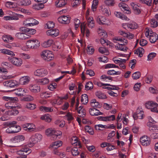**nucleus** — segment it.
<instances>
[{"label": "nucleus", "mask_w": 158, "mask_h": 158, "mask_svg": "<svg viewBox=\"0 0 158 158\" xmlns=\"http://www.w3.org/2000/svg\"><path fill=\"white\" fill-rule=\"evenodd\" d=\"M26 45L29 49H35L40 47V43L36 39H31L27 41Z\"/></svg>", "instance_id": "20e7f679"}, {"label": "nucleus", "mask_w": 158, "mask_h": 158, "mask_svg": "<svg viewBox=\"0 0 158 158\" xmlns=\"http://www.w3.org/2000/svg\"><path fill=\"white\" fill-rule=\"evenodd\" d=\"M96 96L99 99H105L106 98V95L100 91H98L95 93Z\"/></svg>", "instance_id": "09e8293b"}, {"label": "nucleus", "mask_w": 158, "mask_h": 158, "mask_svg": "<svg viewBox=\"0 0 158 158\" xmlns=\"http://www.w3.org/2000/svg\"><path fill=\"white\" fill-rule=\"evenodd\" d=\"M0 51L2 53L4 54H7L13 56H15V54L13 51L8 49H2L0 50Z\"/></svg>", "instance_id": "473e14b6"}, {"label": "nucleus", "mask_w": 158, "mask_h": 158, "mask_svg": "<svg viewBox=\"0 0 158 158\" xmlns=\"http://www.w3.org/2000/svg\"><path fill=\"white\" fill-rule=\"evenodd\" d=\"M146 107L150 108L151 111L158 113V104L153 101H150L147 102L146 104Z\"/></svg>", "instance_id": "6e6552de"}, {"label": "nucleus", "mask_w": 158, "mask_h": 158, "mask_svg": "<svg viewBox=\"0 0 158 158\" xmlns=\"http://www.w3.org/2000/svg\"><path fill=\"white\" fill-rule=\"evenodd\" d=\"M58 21L63 24H68L70 22V18L67 16L63 15L58 18Z\"/></svg>", "instance_id": "4468645a"}, {"label": "nucleus", "mask_w": 158, "mask_h": 158, "mask_svg": "<svg viewBox=\"0 0 158 158\" xmlns=\"http://www.w3.org/2000/svg\"><path fill=\"white\" fill-rule=\"evenodd\" d=\"M30 79V77L28 76L22 77L19 79V84L22 85H26L28 83Z\"/></svg>", "instance_id": "412c9836"}, {"label": "nucleus", "mask_w": 158, "mask_h": 158, "mask_svg": "<svg viewBox=\"0 0 158 158\" xmlns=\"http://www.w3.org/2000/svg\"><path fill=\"white\" fill-rule=\"evenodd\" d=\"M145 35L151 43H155L158 40V35L153 32L151 29L146 28L145 30Z\"/></svg>", "instance_id": "f257e3e1"}, {"label": "nucleus", "mask_w": 158, "mask_h": 158, "mask_svg": "<svg viewBox=\"0 0 158 158\" xmlns=\"http://www.w3.org/2000/svg\"><path fill=\"white\" fill-rule=\"evenodd\" d=\"M93 85L91 82H89L86 84L85 86V89L86 90H90L93 89Z\"/></svg>", "instance_id": "e2e57ef3"}, {"label": "nucleus", "mask_w": 158, "mask_h": 158, "mask_svg": "<svg viewBox=\"0 0 158 158\" xmlns=\"http://www.w3.org/2000/svg\"><path fill=\"white\" fill-rule=\"evenodd\" d=\"M87 53L89 54H93L94 51V47L92 46L88 45L86 49Z\"/></svg>", "instance_id": "5fc2aeb1"}, {"label": "nucleus", "mask_w": 158, "mask_h": 158, "mask_svg": "<svg viewBox=\"0 0 158 158\" xmlns=\"http://www.w3.org/2000/svg\"><path fill=\"white\" fill-rule=\"evenodd\" d=\"M54 43V41L52 39H49L44 42L42 44V46L45 48L50 46Z\"/></svg>", "instance_id": "f704fd0d"}, {"label": "nucleus", "mask_w": 158, "mask_h": 158, "mask_svg": "<svg viewBox=\"0 0 158 158\" xmlns=\"http://www.w3.org/2000/svg\"><path fill=\"white\" fill-rule=\"evenodd\" d=\"M81 102L84 104H86L88 102V98L86 94H84L82 95Z\"/></svg>", "instance_id": "49530a36"}, {"label": "nucleus", "mask_w": 158, "mask_h": 158, "mask_svg": "<svg viewBox=\"0 0 158 158\" xmlns=\"http://www.w3.org/2000/svg\"><path fill=\"white\" fill-rule=\"evenodd\" d=\"M59 31L57 29H51L46 32V34L48 36L52 37H56L59 35Z\"/></svg>", "instance_id": "2eb2a0df"}, {"label": "nucleus", "mask_w": 158, "mask_h": 158, "mask_svg": "<svg viewBox=\"0 0 158 158\" xmlns=\"http://www.w3.org/2000/svg\"><path fill=\"white\" fill-rule=\"evenodd\" d=\"M140 142L143 145L147 146L150 144V139L147 136H143L140 139Z\"/></svg>", "instance_id": "a211bd4d"}, {"label": "nucleus", "mask_w": 158, "mask_h": 158, "mask_svg": "<svg viewBox=\"0 0 158 158\" xmlns=\"http://www.w3.org/2000/svg\"><path fill=\"white\" fill-rule=\"evenodd\" d=\"M2 39L5 42H9L10 40H13L14 38L10 35H4L2 37Z\"/></svg>", "instance_id": "c03bdc74"}, {"label": "nucleus", "mask_w": 158, "mask_h": 158, "mask_svg": "<svg viewBox=\"0 0 158 158\" xmlns=\"http://www.w3.org/2000/svg\"><path fill=\"white\" fill-rule=\"evenodd\" d=\"M31 152V150L27 145H23L21 149L17 151V154L20 156L17 157L16 158H26L27 155Z\"/></svg>", "instance_id": "f03ea898"}, {"label": "nucleus", "mask_w": 158, "mask_h": 158, "mask_svg": "<svg viewBox=\"0 0 158 158\" xmlns=\"http://www.w3.org/2000/svg\"><path fill=\"white\" fill-rule=\"evenodd\" d=\"M17 123L15 121H12L10 122H6L4 123V125L5 126H9V127H15V125Z\"/></svg>", "instance_id": "a18cd8bd"}, {"label": "nucleus", "mask_w": 158, "mask_h": 158, "mask_svg": "<svg viewBox=\"0 0 158 158\" xmlns=\"http://www.w3.org/2000/svg\"><path fill=\"white\" fill-rule=\"evenodd\" d=\"M25 139V137L23 135H18L11 138L10 141L14 143H19L24 141Z\"/></svg>", "instance_id": "dca6fc26"}, {"label": "nucleus", "mask_w": 158, "mask_h": 158, "mask_svg": "<svg viewBox=\"0 0 158 158\" xmlns=\"http://www.w3.org/2000/svg\"><path fill=\"white\" fill-rule=\"evenodd\" d=\"M29 89L31 92L34 93H38L40 91V87L37 84H31L29 86Z\"/></svg>", "instance_id": "f3484780"}, {"label": "nucleus", "mask_w": 158, "mask_h": 158, "mask_svg": "<svg viewBox=\"0 0 158 158\" xmlns=\"http://www.w3.org/2000/svg\"><path fill=\"white\" fill-rule=\"evenodd\" d=\"M11 110L7 111V114L9 115H16L19 114L18 111L16 110L15 108H13Z\"/></svg>", "instance_id": "ea45409f"}, {"label": "nucleus", "mask_w": 158, "mask_h": 158, "mask_svg": "<svg viewBox=\"0 0 158 158\" xmlns=\"http://www.w3.org/2000/svg\"><path fill=\"white\" fill-rule=\"evenodd\" d=\"M40 111L44 112H49L52 111L53 108L52 107H47L44 106H41L40 107Z\"/></svg>", "instance_id": "72a5a7b5"}, {"label": "nucleus", "mask_w": 158, "mask_h": 158, "mask_svg": "<svg viewBox=\"0 0 158 158\" xmlns=\"http://www.w3.org/2000/svg\"><path fill=\"white\" fill-rule=\"evenodd\" d=\"M74 23L75 25V29L76 30H77L80 25V21L79 19L75 18L74 20Z\"/></svg>", "instance_id": "338daca9"}, {"label": "nucleus", "mask_w": 158, "mask_h": 158, "mask_svg": "<svg viewBox=\"0 0 158 158\" xmlns=\"http://www.w3.org/2000/svg\"><path fill=\"white\" fill-rule=\"evenodd\" d=\"M78 115L80 117H84L85 114V111L83 108V107L80 106L77 109Z\"/></svg>", "instance_id": "2f4dec72"}, {"label": "nucleus", "mask_w": 158, "mask_h": 158, "mask_svg": "<svg viewBox=\"0 0 158 158\" xmlns=\"http://www.w3.org/2000/svg\"><path fill=\"white\" fill-rule=\"evenodd\" d=\"M108 74L110 75H119L121 74V72L119 71H116L114 70H110L107 71Z\"/></svg>", "instance_id": "864d4df0"}, {"label": "nucleus", "mask_w": 158, "mask_h": 158, "mask_svg": "<svg viewBox=\"0 0 158 158\" xmlns=\"http://www.w3.org/2000/svg\"><path fill=\"white\" fill-rule=\"evenodd\" d=\"M113 40L114 43L127 44V40L120 37H115L113 39Z\"/></svg>", "instance_id": "5701e85b"}, {"label": "nucleus", "mask_w": 158, "mask_h": 158, "mask_svg": "<svg viewBox=\"0 0 158 158\" xmlns=\"http://www.w3.org/2000/svg\"><path fill=\"white\" fill-rule=\"evenodd\" d=\"M8 59L12 64L16 66H20L23 64V60L20 58L16 57L11 58L9 57Z\"/></svg>", "instance_id": "9d476101"}, {"label": "nucleus", "mask_w": 158, "mask_h": 158, "mask_svg": "<svg viewBox=\"0 0 158 158\" xmlns=\"http://www.w3.org/2000/svg\"><path fill=\"white\" fill-rule=\"evenodd\" d=\"M85 130L86 132L89 133L91 135H93L94 132L92 128L89 125H86L85 127Z\"/></svg>", "instance_id": "052dcab7"}, {"label": "nucleus", "mask_w": 158, "mask_h": 158, "mask_svg": "<svg viewBox=\"0 0 158 158\" xmlns=\"http://www.w3.org/2000/svg\"><path fill=\"white\" fill-rule=\"evenodd\" d=\"M63 144L61 140H57L53 142L50 145V147L53 148H57L61 146Z\"/></svg>", "instance_id": "c756f323"}, {"label": "nucleus", "mask_w": 158, "mask_h": 158, "mask_svg": "<svg viewBox=\"0 0 158 158\" xmlns=\"http://www.w3.org/2000/svg\"><path fill=\"white\" fill-rule=\"evenodd\" d=\"M42 138V135L39 134L32 135L29 139V142L31 144H34L40 142Z\"/></svg>", "instance_id": "1a4fd4ad"}, {"label": "nucleus", "mask_w": 158, "mask_h": 158, "mask_svg": "<svg viewBox=\"0 0 158 158\" xmlns=\"http://www.w3.org/2000/svg\"><path fill=\"white\" fill-rule=\"evenodd\" d=\"M27 90L23 88H18L15 90V93L18 96H23L24 93H27Z\"/></svg>", "instance_id": "c85d7f7f"}, {"label": "nucleus", "mask_w": 158, "mask_h": 158, "mask_svg": "<svg viewBox=\"0 0 158 158\" xmlns=\"http://www.w3.org/2000/svg\"><path fill=\"white\" fill-rule=\"evenodd\" d=\"M139 2L145 4L148 6H151L152 4V0H139Z\"/></svg>", "instance_id": "680f3d73"}, {"label": "nucleus", "mask_w": 158, "mask_h": 158, "mask_svg": "<svg viewBox=\"0 0 158 158\" xmlns=\"http://www.w3.org/2000/svg\"><path fill=\"white\" fill-rule=\"evenodd\" d=\"M150 23L151 27H156L158 26V22L154 19L150 20Z\"/></svg>", "instance_id": "4d7b16f0"}, {"label": "nucleus", "mask_w": 158, "mask_h": 158, "mask_svg": "<svg viewBox=\"0 0 158 158\" xmlns=\"http://www.w3.org/2000/svg\"><path fill=\"white\" fill-rule=\"evenodd\" d=\"M4 85L10 87H13L19 86V83L15 80H7L3 82Z\"/></svg>", "instance_id": "ddd939ff"}, {"label": "nucleus", "mask_w": 158, "mask_h": 158, "mask_svg": "<svg viewBox=\"0 0 158 158\" xmlns=\"http://www.w3.org/2000/svg\"><path fill=\"white\" fill-rule=\"evenodd\" d=\"M63 102V100L61 97H59L55 101H53L52 102L53 105H54L56 104L58 105L61 104Z\"/></svg>", "instance_id": "603ef678"}, {"label": "nucleus", "mask_w": 158, "mask_h": 158, "mask_svg": "<svg viewBox=\"0 0 158 158\" xmlns=\"http://www.w3.org/2000/svg\"><path fill=\"white\" fill-rule=\"evenodd\" d=\"M95 19L97 23L100 25H110L111 24L110 20L106 19L104 16H98Z\"/></svg>", "instance_id": "0eeeda50"}, {"label": "nucleus", "mask_w": 158, "mask_h": 158, "mask_svg": "<svg viewBox=\"0 0 158 158\" xmlns=\"http://www.w3.org/2000/svg\"><path fill=\"white\" fill-rule=\"evenodd\" d=\"M70 141L72 144H76V145L78 146L79 148H81V146L80 141L78 140V138L76 136L72 137Z\"/></svg>", "instance_id": "7c9ffc66"}, {"label": "nucleus", "mask_w": 158, "mask_h": 158, "mask_svg": "<svg viewBox=\"0 0 158 158\" xmlns=\"http://www.w3.org/2000/svg\"><path fill=\"white\" fill-rule=\"evenodd\" d=\"M97 32L98 34L100 36L105 38H106L107 36V34L106 32L101 27L98 28Z\"/></svg>", "instance_id": "bb28decb"}, {"label": "nucleus", "mask_w": 158, "mask_h": 158, "mask_svg": "<svg viewBox=\"0 0 158 158\" xmlns=\"http://www.w3.org/2000/svg\"><path fill=\"white\" fill-rule=\"evenodd\" d=\"M54 129L49 128L47 129L45 131L46 135L47 136H51L53 135Z\"/></svg>", "instance_id": "3c124183"}, {"label": "nucleus", "mask_w": 158, "mask_h": 158, "mask_svg": "<svg viewBox=\"0 0 158 158\" xmlns=\"http://www.w3.org/2000/svg\"><path fill=\"white\" fill-rule=\"evenodd\" d=\"M105 4L108 6H113L115 4L114 0H106L104 1Z\"/></svg>", "instance_id": "bf43d9fd"}, {"label": "nucleus", "mask_w": 158, "mask_h": 158, "mask_svg": "<svg viewBox=\"0 0 158 158\" xmlns=\"http://www.w3.org/2000/svg\"><path fill=\"white\" fill-rule=\"evenodd\" d=\"M127 44H124V43H118V44H117L115 45V47L116 49L125 52L127 51V48L125 46V45Z\"/></svg>", "instance_id": "393cba45"}, {"label": "nucleus", "mask_w": 158, "mask_h": 158, "mask_svg": "<svg viewBox=\"0 0 158 158\" xmlns=\"http://www.w3.org/2000/svg\"><path fill=\"white\" fill-rule=\"evenodd\" d=\"M25 107L28 109L33 110L36 107V105L34 104L28 103L26 104Z\"/></svg>", "instance_id": "13d9d810"}, {"label": "nucleus", "mask_w": 158, "mask_h": 158, "mask_svg": "<svg viewBox=\"0 0 158 158\" xmlns=\"http://www.w3.org/2000/svg\"><path fill=\"white\" fill-rule=\"evenodd\" d=\"M23 129L27 131H33L36 130L35 125L32 123H26L22 127Z\"/></svg>", "instance_id": "f8f14e48"}, {"label": "nucleus", "mask_w": 158, "mask_h": 158, "mask_svg": "<svg viewBox=\"0 0 158 158\" xmlns=\"http://www.w3.org/2000/svg\"><path fill=\"white\" fill-rule=\"evenodd\" d=\"M4 98L5 100L9 101L5 105L7 109H10L17 107V105L15 104V102L18 100V98L17 97H4Z\"/></svg>", "instance_id": "39448f33"}, {"label": "nucleus", "mask_w": 158, "mask_h": 158, "mask_svg": "<svg viewBox=\"0 0 158 158\" xmlns=\"http://www.w3.org/2000/svg\"><path fill=\"white\" fill-rule=\"evenodd\" d=\"M38 21L33 18H27L25 19L23 22V25L26 27H31L37 25Z\"/></svg>", "instance_id": "423d86ee"}, {"label": "nucleus", "mask_w": 158, "mask_h": 158, "mask_svg": "<svg viewBox=\"0 0 158 158\" xmlns=\"http://www.w3.org/2000/svg\"><path fill=\"white\" fill-rule=\"evenodd\" d=\"M140 76L141 74L139 72H136L132 74V77L133 79L137 80L140 77Z\"/></svg>", "instance_id": "69168bd1"}, {"label": "nucleus", "mask_w": 158, "mask_h": 158, "mask_svg": "<svg viewBox=\"0 0 158 158\" xmlns=\"http://www.w3.org/2000/svg\"><path fill=\"white\" fill-rule=\"evenodd\" d=\"M99 51L101 53L104 54L106 55H107L109 53L108 50L103 47L100 48L99 49Z\"/></svg>", "instance_id": "0e129e2a"}, {"label": "nucleus", "mask_w": 158, "mask_h": 158, "mask_svg": "<svg viewBox=\"0 0 158 158\" xmlns=\"http://www.w3.org/2000/svg\"><path fill=\"white\" fill-rule=\"evenodd\" d=\"M81 33L84 35L86 33V36L88 37L89 34V31L86 28L85 24L84 23H81Z\"/></svg>", "instance_id": "4be33fe9"}, {"label": "nucleus", "mask_w": 158, "mask_h": 158, "mask_svg": "<svg viewBox=\"0 0 158 158\" xmlns=\"http://www.w3.org/2000/svg\"><path fill=\"white\" fill-rule=\"evenodd\" d=\"M118 6L122 10L124 11H126L127 12H126V13H127V14H129L131 13L130 11L129 10L128 6L125 3L121 2L119 3Z\"/></svg>", "instance_id": "a878e982"}, {"label": "nucleus", "mask_w": 158, "mask_h": 158, "mask_svg": "<svg viewBox=\"0 0 158 158\" xmlns=\"http://www.w3.org/2000/svg\"><path fill=\"white\" fill-rule=\"evenodd\" d=\"M53 134V139H56L57 138H60L62 135V132L59 130L56 131L54 130Z\"/></svg>", "instance_id": "37998d69"}, {"label": "nucleus", "mask_w": 158, "mask_h": 158, "mask_svg": "<svg viewBox=\"0 0 158 158\" xmlns=\"http://www.w3.org/2000/svg\"><path fill=\"white\" fill-rule=\"evenodd\" d=\"M48 73L47 70L44 68L38 69L34 72V75L38 77H43L46 76Z\"/></svg>", "instance_id": "9b49d317"}, {"label": "nucleus", "mask_w": 158, "mask_h": 158, "mask_svg": "<svg viewBox=\"0 0 158 158\" xmlns=\"http://www.w3.org/2000/svg\"><path fill=\"white\" fill-rule=\"evenodd\" d=\"M130 5L135 14L138 15L140 13L141 10L137 4L134 2H131Z\"/></svg>", "instance_id": "b1692460"}, {"label": "nucleus", "mask_w": 158, "mask_h": 158, "mask_svg": "<svg viewBox=\"0 0 158 158\" xmlns=\"http://www.w3.org/2000/svg\"><path fill=\"white\" fill-rule=\"evenodd\" d=\"M64 118H66L68 121H71L74 118L72 114L70 112H67L66 114L64 116Z\"/></svg>", "instance_id": "8fccbe9b"}, {"label": "nucleus", "mask_w": 158, "mask_h": 158, "mask_svg": "<svg viewBox=\"0 0 158 158\" xmlns=\"http://www.w3.org/2000/svg\"><path fill=\"white\" fill-rule=\"evenodd\" d=\"M66 4V2L65 0H57L55 2V6L58 7H63Z\"/></svg>", "instance_id": "e433bc0d"}, {"label": "nucleus", "mask_w": 158, "mask_h": 158, "mask_svg": "<svg viewBox=\"0 0 158 158\" xmlns=\"http://www.w3.org/2000/svg\"><path fill=\"white\" fill-rule=\"evenodd\" d=\"M44 7V5L42 3L38 4H35L33 6V8L37 10L42 9Z\"/></svg>", "instance_id": "6e6d98bb"}, {"label": "nucleus", "mask_w": 158, "mask_h": 158, "mask_svg": "<svg viewBox=\"0 0 158 158\" xmlns=\"http://www.w3.org/2000/svg\"><path fill=\"white\" fill-rule=\"evenodd\" d=\"M144 52V49L141 47L138 48L134 51L135 53L137 54L140 57H141L143 56Z\"/></svg>", "instance_id": "a19ab883"}, {"label": "nucleus", "mask_w": 158, "mask_h": 158, "mask_svg": "<svg viewBox=\"0 0 158 158\" xmlns=\"http://www.w3.org/2000/svg\"><path fill=\"white\" fill-rule=\"evenodd\" d=\"M52 96L51 94L47 92H43L40 94V96L41 98H50Z\"/></svg>", "instance_id": "de8ad7c7"}, {"label": "nucleus", "mask_w": 158, "mask_h": 158, "mask_svg": "<svg viewBox=\"0 0 158 158\" xmlns=\"http://www.w3.org/2000/svg\"><path fill=\"white\" fill-rule=\"evenodd\" d=\"M15 36L18 39L22 40H25L28 38V36L26 34L21 32L16 34Z\"/></svg>", "instance_id": "4c0bfd02"}, {"label": "nucleus", "mask_w": 158, "mask_h": 158, "mask_svg": "<svg viewBox=\"0 0 158 158\" xmlns=\"http://www.w3.org/2000/svg\"><path fill=\"white\" fill-rule=\"evenodd\" d=\"M40 55L42 59L47 61L52 60L54 57L52 52L48 50L42 51L40 52Z\"/></svg>", "instance_id": "7ed1b4c3"}, {"label": "nucleus", "mask_w": 158, "mask_h": 158, "mask_svg": "<svg viewBox=\"0 0 158 158\" xmlns=\"http://www.w3.org/2000/svg\"><path fill=\"white\" fill-rule=\"evenodd\" d=\"M89 112L92 116H97L99 115H102L103 113L101 112L99 110L95 108H90L89 109Z\"/></svg>", "instance_id": "aec40b11"}, {"label": "nucleus", "mask_w": 158, "mask_h": 158, "mask_svg": "<svg viewBox=\"0 0 158 158\" xmlns=\"http://www.w3.org/2000/svg\"><path fill=\"white\" fill-rule=\"evenodd\" d=\"M137 24L134 22L128 23V28L131 29H135L137 28Z\"/></svg>", "instance_id": "774afa93"}, {"label": "nucleus", "mask_w": 158, "mask_h": 158, "mask_svg": "<svg viewBox=\"0 0 158 158\" xmlns=\"http://www.w3.org/2000/svg\"><path fill=\"white\" fill-rule=\"evenodd\" d=\"M90 106L94 108H100L101 106L100 103L97 101L96 99H93L91 100L90 102Z\"/></svg>", "instance_id": "cd10ccee"}, {"label": "nucleus", "mask_w": 158, "mask_h": 158, "mask_svg": "<svg viewBox=\"0 0 158 158\" xmlns=\"http://www.w3.org/2000/svg\"><path fill=\"white\" fill-rule=\"evenodd\" d=\"M143 112L142 110L137 109L135 113L133 115V117L135 119H142L143 118Z\"/></svg>", "instance_id": "6ab92c4d"}, {"label": "nucleus", "mask_w": 158, "mask_h": 158, "mask_svg": "<svg viewBox=\"0 0 158 158\" xmlns=\"http://www.w3.org/2000/svg\"><path fill=\"white\" fill-rule=\"evenodd\" d=\"M86 19L87 21L89 27L91 28H93L95 26L93 18L91 17L86 18Z\"/></svg>", "instance_id": "c9c22d12"}, {"label": "nucleus", "mask_w": 158, "mask_h": 158, "mask_svg": "<svg viewBox=\"0 0 158 158\" xmlns=\"http://www.w3.org/2000/svg\"><path fill=\"white\" fill-rule=\"evenodd\" d=\"M40 118L41 119L48 123L51 122L52 120L51 116L48 114H46L42 115L40 117Z\"/></svg>", "instance_id": "58836bf2"}, {"label": "nucleus", "mask_w": 158, "mask_h": 158, "mask_svg": "<svg viewBox=\"0 0 158 158\" xmlns=\"http://www.w3.org/2000/svg\"><path fill=\"white\" fill-rule=\"evenodd\" d=\"M115 16L123 20H128V18L125 15H123L120 12L116 11L114 12Z\"/></svg>", "instance_id": "79ce46f5"}]
</instances>
